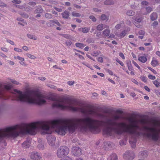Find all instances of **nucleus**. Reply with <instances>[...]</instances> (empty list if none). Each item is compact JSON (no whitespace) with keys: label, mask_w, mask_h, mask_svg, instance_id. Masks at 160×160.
I'll use <instances>...</instances> for the list:
<instances>
[{"label":"nucleus","mask_w":160,"mask_h":160,"mask_svg":"<svg viewBox=\"0 0 160 160\" xmlns=\"http://www.w3.org/2000/svg\"><path fill=\"white\" fill-rule=\"evenodd\" d=\"M75 45L77 47L81 48H83L85 46L83 43L78 42L76 43H75Z\"/></svg>","instance_id":"obj_28"},{"label":"nucleus","mask_w":160,"mask_h":160,"mask_svg":"<svg viewBox=\"0 0 160 160\" xmlns=\"http://www.w3.org/2000/svg\"><path fill=\"white\" fill-rule=\"evenodd\" d=\"M17 20L18 21H21V22H23V23H21V22H19L18 23L19 24H20V25H22V26H24L25 25V24H27V23L26 22H24L23 20V19L22 20L21 18H17Z\"/></svg>","instance_id":"obj_34"},{"label":"nucleus","mask_w":160,"mask_h":160,"mask_svg":"<svg viewBox=\"0 0 160 160\" xmlns=\"http://www.w3.org/2000/svg\"><path fill=\"white\" fill-rule=\"evenodd\" d=\"M148 77L150 79L152 80H154L156 78V77L155 76H153L151 74H149L148 75Z\"/></svg>","instance_id":"obj_50"},{"label":"nucleus","mask_w":160,"mask_h":160,"mask_svg":"<svg viewBox=\"0 0 160 160\" xmlns=\"http://www.w3.org/2000/svg\"><path fill=\"white\" fill-rule=\"evenodd\" d=\"M11 82L12 83L18 85L19 83L18 82L14 80H12Z\"/></svg>","instance_id":"obj_63"},{"label":"nucleus","mask_w":160,"mask_h":160,"mask_svg":"<svg viewBox=\"0 0 160 160\" xmlns=\"http://www.w3.org/2000/svg\"><path fill=\"white\" fill-rule=\"evenodd\" d=\"M72 16L76 17H79L81 16L80 14L78 13H77L75 12H72Z\"/></svg>","instance_id":"obj_43"},{"label":"nucleus","mask_w":160,"mask_h":160,"mask_svg":"<svg viewBox=\"0 0 160 160\" xmlns=\"http://www.w3.org/2000/svg\"><path fill=\"white\" fill-rule=\"evenodd\" d=\"M103 25L102 24H101L98 25L97 27V29L98 31H101L103 28H105V27H103Z\"/></svg>","instance_id":"obj_31"},{"label":"nucleus","mask_w":160,"mask_h":160,"mask_svg":"<svg viewBox=\"0 0 160 160\" xmlns=\"http://www.w3.org/2000/svg\"><path fill=\"white\" fill-rule=\"evenodd\" d=\"M65 43L67 46H70L72 44V42L71 41H67Z\"/></svg>","instance_id":"obj_53"},{"label":"nucleus","mask_w":160,"mask_h":160,"mask_svg":"<svg viewBox=\"0 0 160 160\" xmlns=\"http://www.w3.org/2000/svg\"><path fill=\"white\" fill-rule=\"evenodd\" d=\"M13 91L19 94L17 95L14 93L12 92L16 96V99L17 101L38 105L43 104L46 102V101L44 99L45 98V96L38 91L31 90L26 92L24 94L21 91L17 89H14Z\"/></svg>","instance_id":"obj_3"},{"label":"nucleus","mask_w":160,"mask_h":160,"mask_svg":"<svg viewBox=\"0 0 160 160\" xmlns=\"http://www.w3.org/2000/svg\"><path fill=\"white\" fill-rule=\"evenodd\" d=\"M135 12L132 10H129L127 11V14L129 16H133L134 15Z\"/></svg>","instance_id":"obj_38"},{"label":"nucleus","mask_w":160,"mask_h":160,"mask_svg":"<svg viewBox=\"0 0 160 160\" xmlns=\"http://www.w3.org/2000/svg\"><path fill=\"white\" fill-rule=\"evenodd\" d=\"M159 80H154L152 82L153 84L157 88H159L160 87V80L158 79Z\"/></svg>","instance_id":"obj_26"},{"label":"nucleus","mask_w":160,"mask_h":160,"mask_svg":"<svg viewBox=\"0 0 160 160\" xmlns=\"http://www.w3.org/2000/svg\"><path fill=\"white\" fill-rule=\"evenodd\" d=\"M138 60L142 63H145L147 61V57L144 56H140L138 58Z\"/></svg>","instance_id":"obj_15"},{"label":"nucleus","mask_w":160,"mask_h":160,"mask_svg":"<svg viewBox=\"0 0 160 160\" xmlns=\"http://www.w3.org/2000/svg\"><path fill=\"white\" fill-rule=\"evenodd\" d=\"M82 63L84 65L86 66V67H88V68H90L91 70H92V67H91L89 64H86L85 62H83Z\"/></svg>","instance_id":"obj_55"},{"label":"nucleus","mask_w":160,"mask_h":160,"mask_svg":"<svg viewBox=\"0 0 160 160\" xmlns=\"http://www.w3.org/2000/svg\"><path fill=\"white\" fill-rule=\"evenodd\" d=\"M152 123L154 126H159V121L156 120H152Z\"/></svg>","instance_id":"obj_32"},{"label":"nucleus","mask_w":160,"mask_h":160,"mask_svg":"<svg viewBox=\"0 0 160 160\" xmlns=\"http://www.w3.org/2000/svg\"><path fill=\"white\" fill-rule=\"evenodd\" d=\"M90 19H91L93 22H95L96 21V19L95 17L93 16H90L89 17Z\"/></svg>","instance_id":"obj_60"},{"label":"nucleus","mask_w":160,"mask_h":160,"mask_svg":"<svg viewBox=\"0 0 160 160\" xmlns=\"http://www.w3.org/2000/svg\"><path fill=\"white\" fill-rule=\"evenodd\" d=\"M141 79L142 81L144 82H147V80L146 79V77L144 76H141Z\"/></svg>","instance_id":"obj_52"},{"label":"nucleus","mask_w":160,"mask_h":160,"mask_svg":"<svg viewBox=\"0 0 160 160\" xmlns=\"http://www.w3.org/2000/svg\"><path fill=\"white\" fill-rule=\"evenodd\" d=\"M27 55L28 57L31 58V59H35L36 58V57L35 56L31 54L27 53Z\"/></svg>","instance_id":"obj_46"},{"label":"nucleus","mask_w":160,"mask_h":160,"mask_svg":"<svg viewBox=\"0 0 160 160\" xmlns=\"http://www.w3.org/2000/svg\"><path fill=\"white\" fill-rule=\"evenodd\" d=\"M90 30V28H88L85 27L84 28H82V31L83 33H87Z\"/></svg>","instance_id":"obj_30"},{"label":"nucleus","mask_w":160,"mask_h":160,"mask_svg":"<svg viewBox=\"0 0 160 160\" xmlns=\"http://www.w3.org/2000/svg\"><path fill=\"white\" fill-rule=\"evenodd\" d=\"M98 62L102 63L103 62V58L102 57H99L97 59Z\"/></svg>","instance_id":"obj_57"},{"label":"nucleus","mask_w":160,"mask_h":160,"mask_svg":"<svg viewBox=\"0 0 160 160\" xmlns=\"http://www.w3.org/2000/svg\"><path fill=\"white\" fill-rule=\"evenodd\" d=\"M123 158L125 159L132 160L134 158L135 155L133 152L128 151L123 154Z\"/></svg>","instance_id":"obj_7"},{"label":"nucleus","mask_w":160,"mask_h":160,"mask_svg":"<svg viewBox=\"0 0 160 160\" xmlns=\"http://www.w3.org/2000/svg\"><path fill=\"white\" fill-rule=\"evenodd\" d=\"M29 5L32 6H34L36 5V3L33 2H30L28 3Z\"/></svg>","instance_id":"obj_56"},{"label":"nucleus","mask_w":160,"mask_h":160,"mask_svg":"<svg viewBox=\"0 0 160 160\" xmlns=\"http://www.w3.org/2000/svg\"><path fill=\"white\" fill-rule=\"evenodd\" d=\"M151 65L153 67H155L159 64L158 61L154 57H153L151 62Z\"/></svg>","instance_id":"obj_14"},{"label":"nucleus","mask_w":160,"mask_h":160,"mask_svg":"<svg viewBox=\"0 0 160 160\" xmlns=\"http://www.w3.org/2000/svg\"><path fill=\"white\" fill-rule=\"evenodd\" d=\"M30 142L28 141L24 142L22 144V147L24 148H29L30 146Z\"/></svg>","instance_id":"obj_20"},{"label":"nucleus","mask_w":160,"mask_h":160,"mask_svg":"<svg viewBox=\"0 0 160 160\" xmlns=\"http://www.w3.org/2000/svg\"><path fill=\"white\" fill-rule=\"evenodd\" d=\"M119 56L122 58L123 59H125V57L123 54L122 52H120L119 53Z\"/></svg>","instance_id":"obj_62"},{"label":"nucleus","mask_w":160,"mask_h":160,"mask_svg":"<svg viewBox=\"0 0 160 160\" xmlns=\"http://www.w3.org/2000/svg\"><path fill=\"white\" fill-rule=\"evenodd\" d=\"M69 12L67 11H65L62 13V17L64 18H68L69 16Z\"/></svg>","instance_id":"obj_23"},{"label":"nucleus","mask_w":160,"mask_h":160,"mask_svg":"<svg viewBox=\"0 0 160 160\" xmlns=\"http://www.w3.org/2000/svg\"><path fill=\"white\" fill-rule=\"evenodd\" d=\"M118 157L115 153H113L109 156L108 158V160H117Z\"/></svg>","instance_id":"obj_18"},{"label":"nucleus","mask_w":160,"mask_h":160,"mask_svg":"<svg viewBox=\"0 0 160 160\" xmlns=\"http://www.w3.org/2000/svg\"><path fill=\"white\" fill-rule=\"evenodd\" d=\"M138 33L139 35L144 36L145 34V32L143 30H141L139 31Z\"/></svg>","instance_id":"obj_61"},{"label":"nucleus","mask_w":160,"mask_h":160,"mask_svg":"<svg viewBox=\"0 0 160 160\" xmlns=\"http://www.w3.org/2000/svg\"><path fill=\"white\" fill-rule=\"evenodd\" d=\"M95 113V112L93 110H89L88 111H87V113L90 115L94 114Z\"/></svg>","instance_id":"obj_44"},{"label":"nucleus","mask_w":160,"mask_h":160,"mask_svg":"<svg viewBox=\"0 0 160 160\" xmlns=\"http://www.w3.org/2000/svg\"><path fill=\"white\" fill-rule=\"evenodd\" d=\"M27 36L28 38L36 40L37 39V37L32 34H28Z\"/></svg>","instance_id":"obj_36"},{"label":"nucleus","mask_w":160,"mask_h":160,"mask_svg":"<svg viewBox=\"0 0 160 160\" xmlns=\"http://www.w3.org/2000/svg\"><path fill=\"white\" fill-rule=\"evenodd\" d=\"M12 2L13 3H15L16 4H20L21 2V1L20 0H13L12 1Z\"/></svg>","instance_id":"obj_54"},{"label":"nucleus","mask_w":160,"mask_h":160,"mask_svg":"<svg viewBox=\"0 0 160 160\" xmlns=\"http://www.w3.org/2000/svg\"><path fill=\"white\" fill-rule=\"evenodd\" d=\"M158 23L157 21H155L152 23V26L153 27V28H155L158 25Z\"/></svg>","instance_id":"obj_51"},{"label":"nucleus","mask_w":160,"mask_h":160,"mask_svg":"<svg viewBox=\"0 0 160 160\" xmlns=\"http://www.w3.org/2000/svg\"><path fill=\"white\" fill-rule=\"evenodd\" d=\"M129 121L132 124L127 125L124 122H117L112 119H108L105 123L112 127L105 128L103 130V132L104 134L109 136H112V132L118 135H121L124 132L139 135L136 129L139 128L137 125V121L132 119Z\"/></svg>","instance_id":"obj_2"},{"label":"nucleus","mask_w":160,"mask_h":160,"mask_svg":"<svg viewBox=\"0 0 160 160\" xmlns=\"http://www.w3.org/2000/svg\"><path fill=\"white\" fill-rule=\"evenodd\" d=\"M4 90L2 87V85L0 83V97H2L3 96Z\"/></svg>","instance_id":"obj_33"},{"label":"nucleus","mask_w":160,"mask_h":160,"mask_svg":"<svg viewBox=\"0 0 160 160\" xmlns=\"http://www.w3.org/2000/svg\"><path fill=\"white\" fill-rule=\"evenodd\" d=\"M57 25L58 26H60V24L58 20H50L49 22H48L47 25L48 26H52L55 24Z\"/></svg>","instance_id":"obj_12"},{"label":"nucleus","mask_w":160,"mask_h":160,"mask_svg":"<svg viewBox=\"0 0 160 160\" xmlns=\"http://www.w3.org/2000/svg\"><path fill=\"white\" fill-rule=\"evenodd\" d=\"M104 3L106 5H112L113 4V2L112 0H107L105 1Z\"/></svg>","instance_id":"obj_29"},{"label":"nucleus","mask_w":160,"mask_h":160,"mask_svg":"<svg viewBox=\"0 0 160 160\" xmlns=\"http://www.w3.org/2000/svg\"><path fill=\"white\" fill-rule=\"evenodd\" d=\"M43 10L41 6L37 7L34 12L36 13H40L43 12Z\"/></svg>","instance_id":"obj_19"},{"label":"nucleus","mask_w":160,"mask_h":160,"mask_svg":"<svg viewBox=\"0 0 160 160\" xmlns=\"http://www.w3.org/2000/svg\"><path fill=\"white\" fill-rule=\"evenodd\" d=\"M158 18V15L156 13L153 12L150 15V19L152 21L156 20Z\"/></svg>","instance_id":"obj_21"},{"label":"nucleus","mask_w":160,"mask_h":160,"mask_svg":"<svg viewBox=\"0 0 160 160\" xmlns=\"http://www.w3.org/2000/svg\"><path fill=\"white\" fill-rule=\"evenodd\" d=\"M146 10L147 11V13H144V14H146L147 13H150L152 11V8L151 7H148L146 8Z\"/></svg>","instance_id":"obj_41"},{"label":"nucleus","mask_w":160,"mask_h":160,"mask_svg":"<svg viewBox=\"0 0 160 160\" xmlns=\"http://www.w3.org/2000/svg\"><path fill=\"white\" fill-rule=\"evenodd\" d=\"M48 142L49 144L51 146H53L54 144L56 138L54 137L48 136L47 137Z\"/></svg>","instance_id":"obj_10"},{"label":"nucleus","mask_w":160,"mask_h":160,"mask_svg":"<svg viewBox=\"0 0 160 160\" xmlns=\"http://www.w3.org/2000/svg\"><path fill=\"white\" fill-rule=\"evenodd\" d=\"M124 24V22L123 21H122L121 22H120L119 24H117L115 27V28L117 29H118L120 28L121 27L122 25Z\"/></svg>","instance_id":"obj_37"},{"label":"nucleus","mask_w":160,"mask_h":160,"mask_svg":"<svg viewBox=\"0 0 160 160\" xmlns=\"http://www.w3.org/2000/svg\"><path fill=\"white\" fill-rule=\"evenodd\" d=\"M126 34V32L125 30L122 31L120 33L118 32L116 33V35L118 37L120 38L124 37Z\"/></svg>","instance_id":"obj_16"},{"label":"nucleus","mask_w":160,"mask_h":160,"mask_svg":"<svg viewBox=\"0 0 160 160\" xmlns=\"http://www.w3.org/2000/svg\"><path fill=\"white\" fill-rule=\"evenodd\" d=\"M140 155L143 158L145 157L148 155V152L147 151H143L141 152H140Z\"/></svg>","instance_id":"obj_27"},{"label":"nucleus","mask_w":160,"mask_h":160,"mask_svg":"<svg viewBox=\"0 0 160 160\" xmlns=\"http://www.w3.org/2000/svg\"><path fill=\"white\" fill-rule=\"evenodd\" d=\"M100 53V52L93 51L92 52L91 54L93 56L96 57Z\"/></svg>","instance_id":"obj_35"},{"label":"nucleus","mask_w":160,"mask_h":160,"mask_svg":"<svg viewBox=\"0 0 160 160\" xmlns=\"http://www.w3.org/2000/svg\"><path fill=\"white\" fill-rule=\"evenodd\" d=\"M140 123L142 124H145L147 123V121L145 119H141L139 120Z\"/></svg>","instance_id":"obj_45"},{"label":"nucleus","mask_w":160,"mask_h":160,"mask_svg":"<svg viewBox=\"0 0 160 160\" xmlns=\"http://www.w3.org/2000/svg\"><path fill=\"white\" fill-rule=\"evenodd\" d=\"M132 138L130 139L129 142L131 145V147L132 148H134L136 146V140L135 139H134L133 141H132Z\"/></svg>","instance_id":"obj_24"},{"label":"nucleus","mask_w":160,"mask_h":160,"mask_svg":"<svg viewBox=\"0 0 160 160\" xmlns=\"http://www.w3.org/2000/svg\"><path fill=\"white\" fill-rule=\"evenodd\" d=\"M148 68L153 73H154L155 74H157V72H156V70H154V69H153L152 68L149 67H148Z\"/></svg>","instance_id":"obj_49"},{"label":"nucleus","mask_w":160,"mask_h":160,"mask_svg":"<svg viewBox=\"0 0 160 160\" xmlns=\"http://www.w3.org/2000/svg\"><path fill=\"white\" fill-rule=\"evenodd\" d=\"M18 59L20 61V63L23 66L26 65L25 62H24L25 59L24 58L18 56Z\"/></svg>","instance_id":"obj_25"},{"label":"nucleus","mask_w":160,"mask_h":160,"mask_svg":"<svg viewBox=\"0 0 160 160\" xmlns=\"http://www.w3.org/2000/svg\"><path fill=\"white\" fill-rule=\"evenodd\" d=\"M104 148H105V150H107V148L108 149L111 147V146L112 145V142H104Z\"/></svg>","instance_id":"obj_17"},{"label":"nucleus","mask_w":160,"mask_h":160,"mask_svg":"<svg viewBox=\"0 0 160 160\" xmlns=\"http://www.w3.org/2000/svg\"><path fill=\"white\" fill-rule=\"evenodd\" d=\"M69 152L68 147L65 146H61L57 150V155L59 158H62L66 156Z\"/></svg>","instance_id":"obj_6"},{"label":"nucleus","mask_w":160,"mask_h":160,"mask_svg":"<svg viewBox=\"0 0 160 160\" xmlns=\"http://www.w3.org/2000/svg\"><path fill=\"white\" fill-rule=\"evenodd\" d=\"M45 16L46 18H51L52 17V14L48 13L45 14Z\"/></svg>","instance_id":"obj_48"},{"label":"nucleus","mask_w":160,"mask_h":160,"mask_svg":"<svg viewBox=\"0 0 160 160\" xmlns=\"http://www.w3.org/2000/svg\"><path fill=\"white\" fill-rule=\"evenodd\" d=\"M1 85H2L1 84ZM2 88H3V90H4V93H3V96L2 97H0V98H1L2 99H7V98L6 96V94H5V89L7 90H9L11 89L12 88V86L11 85H5L4 86V88L2 87Z\"/></svg>","instance_id":"obj_11"},{"label":"nucleus","mask_w":160,"mask_h":160,"mask_svg":"<svg viewBox=\"0 0 160 160\" xmlns=\"http://www.w3.org/2000/svg\"><path fill=\"white\" fill-rule=\"evenodd\" d=\"M48 99L51 100L52 101H55L56 102H54L53 103H52V107L53 108H60L62 110L60 107H56V106H53V105L54 104H60L59 102H62L65 103H67L69 105H71L72 103V102H74V101L73 100H72V99L70 98L69 97H62L61 99L59 100L57 98L54 97H49L48 98Z\"/></svg>","instance_id":"obj_5"},{"label":"nucleus","mask_w":160,"mask_h":160,"mask_svg":"<svg viewBox=\"0 0 160 160\" xmlns=\"http://www.w3.org/2000/svg\"><path fill=\"white\" fill-rule=\"evenodd\" d=\"M64 105L61 104H54L53 106L60 107L63 110L66 109H68L72 112L79 111L83 114H86L87 113V111L85 109L82 108L75 107H73L71 105Z\"/></svg>","instance_id":"obj_4"},{"label":"nucleus","mask_w":160,"mask_h":160,"mask_svg":"<svg viewBox=\"0 0 160 160\" xmlns=\"http://www.w3.org/2000/svg\"><path fill=\"white\" fill-rule=\"evenodd\" d=\"M72 154L75 156H80L82 154L81 150L80 148L77 147H74L72 148Z\"/></svg>","instance_id":"obj_8"},{"label":"nucleus","mask_w":160,"mask_h":160,"mask_svg":"<svg viewBox=\"0 0 160 160\" xmlns=\"http://www.w3.org/2000/svg\"><path fill=\"white\" fill-rule=\"evenodd\" d=\"M75 82L74 81H69L67 82L68 84L70 86L72 85Z\"/></svg>","instance_id":"obj_58"},{"label":"nucleus","mask_w":160,"mask_h":160,"mask_svg":"<svg viewBox=\"0 0 160 160\" xmlns=\"http://www.w3.org/2000/svg\"><path fill=\"white\" fill-rule=\"evenodd\" d=\"M30 158L34 160H40L42 158L41 155L37 152H32L30 154Z\"/></svg>","instance_id":"obj_9"},{"label":"nucleus","mask_w":160,"mask_h":160,"mask_svg":"<svg viewBox=\"0 0 160 160\" xmlns=\"http://www.w3.org/2000/svg\"><path fill=\"white\" fill-rule=\"evenodd\" d=\"M61 35L63 37L67 39H70L71 38V37L70 35L68 34H61Z\"/></svg>","instance_id":"obj_39"},{"label":"nucleus","mask_w":160,"mask_h":160,"mask_svg":"<svg viewBox=\"0 0 160 160\" xmlns=\"http://www.w3.org/2000/svg\"><path fill=\"white\" fill-rule=\"evenodd\" d=\"M132 62L133 64L139 70H141L140 67L135 62L134 60H132Z\"/></svg>","instance_id":"obj_42"},{"label":"nucleus","mask_w":160,"mask_h":160,"mask_svg":"<svg viewBox=\"0 0 160 160\" xmlns=\"http://www.w3.org/2000/svg\"><path fill=\"white\" fill-rule=\"evenodd\" d=\"M128 68L129 71H132V70H133V68L132 66L130 64L128 65Z\"/></svg>","instance_id":"obj_59"},{"label":"nucleus","mask_w":160,"mask_h":160,"mask_svg":"<svg viewBox=\"0 0 160 160\" xmlns=\"http://www.w3.org/2000/svg\"><path fill=\"white\" fill-rule=\"evenodd\" d=\"M127 141L126 139H123L120 141V144L121 146H123L126 144Z\"/></svg>","instance_id":"obj_40"},{"label":"nucleus","mask_w":160,"mask_h":160,"mask_svg":"<svg viewBox=\"0 0 160 160\" xmlns=\"http://www.w3.org/2000/svg\"><path fill=\"white\" fill-rule=\"evenodd\" d=\"M82 123L85 126L81 127V129L85 131L88 128L94 134H97L100 131V127L104 125V122L91 118L89 117L80 119H59L44 121H39L26 123V134L34 135L36 133L37 129H40L44 130L43 134H50L52 132V128H56L55 131L58 134L64 135L68 130L70 133H73L77 128L78 125Z\"/></svg>","instance_id":"obj_1"},{"label":"nucleus","mask_w":160,"mask_h":160,"mask_svg":"<svg viewBox=\"0 0 160 160\" xmlns=\"http://www.w3.org/2000/svg\"><path fill=\"white\" fill-rule=\"evenodd\" d=\"M101 19L102 20L108 19V18L104 14L102 15L101 17Z\"/></svg>","instance_id":"obj_47"},{"label":"nucleus","mask_w":160,"mask_h":160,"mask_svg":"<svg viewBox=\"0 0 160 160\" xmlns=\"http://www.w3.org/2000/svg\"><path fill=\"white\" fill-rule=\"evenodd\" d=\"M110 30L106 29L103 31V34L104 35L105 37H108L110 35Z\"/></svg>","instance_id":"obj_22"},{"label":"nucleus","mask_w":160,"mask_h":160,"mask_svg":"<svg viewBox=\"0 0 160 160\" xmlns=\"http://www.w3.org/2000/svg\"><path fill=\"white\" fill-rule=\"evenodd\" d=\"M96 155L95 153H90L88 155V160H96L98 159L96 158Z\"/></svg>","instance_id":"obj_13"},{"label":"nucleus","mask_w":160,"mask_h":160,"mask_svg":"<svg viewBox=\"0 0 160 160\" xmlns=\"http://www.w3.org/2000/svg\"><path fill=\"white\" fill-rule=\"evenodd\" d=\"M60 160H72V159L71 158L68 156L66 157L65 159H61Z\"/></svg>","instance_id":"obj_64"}]
</instances>
